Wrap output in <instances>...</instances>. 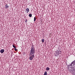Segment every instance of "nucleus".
<instances>
[{"mask_svg":"<svg viewBox=\"0 0 75 75\" xmlns=\"http://www.w3.org/2000/svg\"><path fill=\"white\" fill-rule=\"evenodd\" d=\"M68 69L69 71V72H71L72 74H74L75 73V66H73L72 65L69 64L68 66Z\"/></svg>","mask_w":75,"mask_h":75,"instance_id":"nucleus-1","label":"nucleus"},{"mask_svg":"<svg viewBox=\"0 0 75 75\" xmlns=\"http://www.w3.org/2000/svg\"><path fill=\"white\" fill-rule=\"evenodd\" d=\"M35 50L34 48V47H31V49L30 50V51L29 53L30 55H34V54H35Z\"/></svg>","mask_w":75,"mask_h":75,"instance_id":"nucleus-2","label":"nucleus"},{"mask_svg":"<svg viewBox=\"0 0 75 75\" xmlns=\"http://www.w3.org/2000/svg\"><path fill=\"white\" fill-rule=\"evenodd\" d=\"M30 56L29 57V59L30 60H33V59L34 58V55H30Z\"/></svg>","mask_w":75,"mask_h":75,"instance_id":"nucleus-3","label":"nucleus"},{"mask_svg":"<svg viewBox=\"0 0 75 75\" xmlns=\"http://www.w3.org/2000/svg\"><path fill=\"white\" fill-rule=\"evenodd\" d=\"M58 54H59V52H58V51H57L56 52V53L54 54V55L55 56V57H57Z\"/></svg>","mask_w":75,"mask_h":75,"instance_id":"nucleus-4","label":"nucleus"},{"mask_svg":"<svg viewBox=\"0 0 75 75\" xmlns=\"http://www.w3.org/2000/svg\"><path fill=\"white\" fill-rule=\"evenodd\" d=\"M4 51V49H2L0 50V52L1 54H3Z\"/></svg>","mask_w":75,"mask_h":75,"instance_id":"nucleus-5","label":"nucleus"},{"mask_svg":"<svg viewBox=\"0 0 75 75\" xmlns=\"http://www.w3.org/2000/svg\"><path fill=\"white\" fill-rule=\"evenodd\" d=\"M27 13H28L29 12V9L28 8H26V9Z\"/></svg>","mask_w":75,"mask_h":75,"instance_id":"nucleus-6","label":"nucleus"},{"mask_svg":"<svg viewBox=\"0 0 75 75\" xmlns=\"http://www.w3.org/2000/svg\"><path fill=\"white\" fill-rule=\"evenodd\" d=\"M8 7H9V6H8V5H7V4H6L5 6V8H8Z\"/></svg>","mask_w":75,"mask_h":75,"instance_id":"nucleus-7","label":"nucleus"},{"mask_svg":"<svg viewBox=\"0 0 75 75\" xmlns=\"http://www.w3.org/2000/svg\"><path fill=\"white\" fill-rule=\"evenodd\" d=\"M50 68H49L48 67H47L46 68V70L47 71H49V70L50 69Z\"/></svg>","mask_w":75,"mask_h":75,"instance_id":"nucleus-8","label":"nucleus"},{"mask_svg":"<svg viewBox=\"0 0 75 75\" xmlns=\"http://www.w3.org/2000/svg\"><path fill=\"white\" fill-rule=\"evenodd\" d=\"M29 17H32V14L31 13H30L29 15Z\"/></svg>","mask_w":75,"mask_h":75,"instance_id":"nucleus-9","label":"nucleus"},{"mask_svg":"<svg viewBox=\"0 0 75 75\" xmlns=\"http://www.w3.org/2000/svg\"><path fill=\"white\" fill-rule=\"evenodd\" d=\"M47 75V71H45V72L44 75Z\"/></svg>","mask_w":75,"mask_h":75,"instance_id":"nucleus-10","label":"nucleus"},{"mask_svg":"<svg viewBox=\"0 0 75 75\" xmlns=\"http://www.w3.org/2000/svg\"><path fill=\"white\" fill-rule=\"evenodd\" d=\"M34 22H35V21H36V18L35 17L34 18Z\"/></svg>","mask_w":75,"mask_h":75,"instance_id":"nucleus-11","label":"nucleus"},{"mask_svg":"<svg viewBox=\"0 0 75 75\" xmlns=\"http://www.w3.org/2000/svg\"><path fill=\"white\" fill-rule=\"evenodd\" d=\"M44 42V39H43L42 40V42Z\"/></svg>","mask_w":75,"mask_h":75,"instance_id":"nucleus-12","label":"nucleus"},{"mask_svg":"<svg viewBox=\"0 0 75 75\" xmlns=\"http://www.w3.org/2000/svg\"><path fill=\"white\" fill-rule=\"evenodd\" d=\"M13 48H16V47L14 45H13Z\"/></svg>","mask_w":75,"mask_h":75,"instance_id":"nucleus-13","label":"nucleus"},{"mask_svg":"<svg viewBox=\"0 0 75 75\" xmlns=\"http://www.w3.org/2000/svg\"><path fill=\"white\" fill-rule=\"evenodd\" d=\"M15 50L16 51H17V49L16 48H15Z\"/></svg>","mask_w":75,"mask_h":75,"instance_id":"nucleus-14","label":"nucleus"},{"mask_svg":"<svg viewBox=\"0 0 75 75\" xmlns=\"http://www.w3.org/2000/svg\"><path fill=\"white\" fill-rule=\"evenodd\" d=\"M27 20L26 19V20L25 21V23H27Z\"/></svg>","mask_w":75,"mask_h":75,"instance_id":"nucleus-15","label":"nucleus"}]
</instances>
